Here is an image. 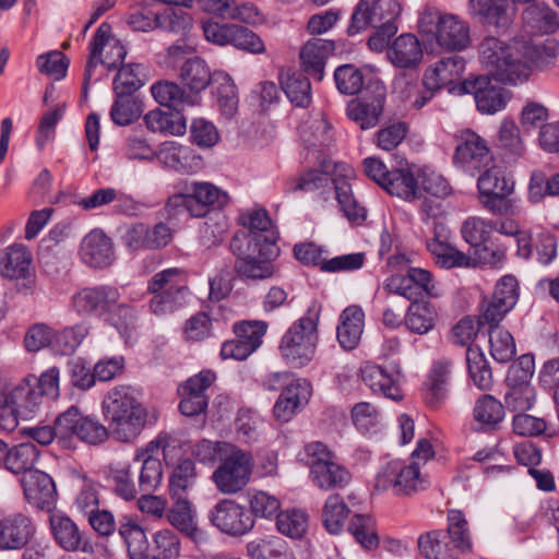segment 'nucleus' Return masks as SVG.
Segmentation results:
<instances>
[{
  "label": "nucleus",
  "mask_w": 559,
  "mask_h": 559,
  "mask_svg": "<svg viewBox=\"0 0 559 559\" xmlns=\"http://www.w3.org/2000/svg\"><path fill=\"white\" fill-rule=\"evenodd\" d=\"M103 413L112 438L131 442L146 425L147 411L129 385H116L104 396Z\"/></svg>",
  "instance_id": "obj_1"
},
{
  "label": "nucleus",
  "mask_w": 559,
  "mask_h": 559,
  "mask_svg": "<svg viewBox=\"0 0 559 559\" xmlns=\"http://www.w3.org/2000/svg\"><path fill=\"white\" fill-rule=\"evenodd\" d=\"M479 62L497 81L518 84L525 67L519 63L521 38L509 43L495 36L485 37L478 46Z\"/></svg>",
  "instance_id": "obj_2"
},
{
  "label": "nucleus",
  "mask_w": 559,
  "mask_h": 559,
  "mask_svg": "<svg viewBox=\"0 0 559 559\" xmlns=\"http://www.w3.org/2000/svg\"><path fill=\"white\" fill-rule=\"evenodd\" d=\"M147 290L153 295L150 309L156 316L168 314L183 307L190 296L186 272L179 267L156 273L148 282Z\"/></svg>",
  "instance_id": "obj_3"
},
{
  "label": "nucleus",
  "mask_w": 559,
  "mask_h": 559,
  "mask_svg": "<svg viewBox=\"0 0 559 559\" xmlns=\"http://www.w3.org/2000/svg\"><path fill=\"white\" fill-rule=\"evenodd\" d=\"M318 344V318L310 312L294 322L283 335L278 349L282 358L294 368L307 366L314 357Z\"/></svg>",
  "instance_id": "obj_4"
},
{
  "label": "nucleus",
  "mask_w": 559,
  "mask_h": 559,
  "mask_svg": "<svg viewBox=\"0 0 559 559\" xmlns=\"http://www.w3.org/2000/svg\"><path fill=\"white\" fill-rule=\"evenodd\" d=\"M222 449L224 455L212 474V480L222 493L235 495L249 484L253 459L250 452L230 443H225Z\"/></svg>",
  "instance_id": "obj_5"
},
{
  "label": "nucleus",
  "mask_w": 559,
  "mask_h": 559,
  "mask_svg": "<svg viewBox=\"0 0 559 559\" xmlns=\"http://www.w3.org/2000/svg\"><path fill=\"white\" fill-rule=\"evenodd\" d=\"M419 28L433 35L437 44L447 50L461 51L472 43L468 23L455 14L427 10L419 19Z\"/></svg>",
  "instance_id": "obj_6"
},
{
  "label": "nucleus",
  "mask_w": 559,
  "mask_h": 559,
  "mask_svg": "<svg viewBox=\"0 0 559 559\" xmlns=\"http://www.w3.org/2000/svg\"><path fill=\"white\" fill-rule=\"evenodd\" d=\"M230 250L236 257L234 269L242 280L262 281L273 276V260L278 254V248L251 245L245 237H233Z\"/></svg>",
  "instance_id": "obj_7"
},
{
  "label": "nucleus",
  "mask_w": 559,
  "mask_h": 559,
  "mask_svg": "<svg viewBox=\"0 0 559 559\" xmlns=\"http://www.w3.org/2000/svg\"><path fill=\"white\" fill-rule=\"evenodd\" d=\"M483 169L477 179L479 202L483 207L493 215L513 213L512 200L509 198L514 189L513 181L507 177L504 169L493 162Z\"/></svg>",
  "instance_id": "obj_8"
},
{
  "label": "nucleus",
  "mask_w": 559,
  "mask_h": 559,
  "mask_svg": "<svg viewBox=\"0 0 559 559\" xmlns=\"http://www.w3.org/2000/svg\"><path fill=\"white\" fill-rule=\"evenodd\" d=\"M126 56L124 46L111 35V26L102 23L90 44V59L84 72L83 90H87L93 71L98 63H102L108 70H114L122 63Z\"/></svg>",
  "instance_id": "obj_9"
},
{
  "label": "nucleus",
  "mask_w": 559,
  "mask_h": 559,
  "mask_svg": "<svg viewBox=\"0 0 559 559\" xmlns=\"http://www.w3.org/2000/svg\"><path fill=\"white\" fill-rule=\"evenodd\" d=\"M374 487L377 490H391L396 497H405L425 489L426 480L417 463L405 465L395 460L380 469Z\"/></svg>",
  "instance_id": "obj_10"
},
{
  "label": "nucleus",
  "mask_w": 559,
  "mask_h": 559,
  "mask_svg": "<svg viewBox=\"0 0 559 559\" xmlns=\"http://www.w3.org/2000/svg\"><path fill=\"white\" fill-rule=\"evenodd\" d=\"M455 142L453 163L463 173L474 177L493 162L487 141L473 130L456 133Z\"/></svg>",
  "instance_id": "obj_11"
},
{
  "label": "nucleus",
  "mask_w": 559,
  "mask_h": 559,
  "mask_svg": "<svg viewBox=\"0 0 559 559\" xmlns=\"http://www.w3.org/2000/svg\"><path fill=\"white\" fill-rule=\"evenodd\" d=\"M59 433L67 439L68 448L72 445L74 437L87 444H100L110 435L98 419L85 416L76 406H71L59 415Z\"/></svg>",
  "instance_id": "obj_12"
},
{
  "label": "nucleus",
  "mask_w": 559,
  "mask_h": 559,
  "mask_svg": "<svg viewBox=\"0 0 559 559\" xmlns=\"http://www.w3.org/2000/svg\"><path fill=\"white\" fill-rule=\"evenodd\" d=\"M60 371L51 367L40 374L34 384L22 382L10 391V403H13L14 414L19 411L34 412L47 396L56 399L59 395Z\"/></svg>",
  "instance_id": "obj_13"
},
{
  "label": "nucleus",
  "mask_w": 559,
  "mask_h": 559,
  "mask_svg": "<svg viewBox=\"0 0 559 559\" xmlns=\"http://www.w3.org/2000/svg\"><path fill=\"white\" fill-rule=\"evenodd\" d=\"M402 12L399 0H359L354 9L347 33L356 35L367 27L396 24Z\"/></svg>",
  "instance_id": "obj_14"
},
{
  "label": "nucleus",
  "mask_w": 559,
  "mask_h": 559,
  "mask_svg": "<svg viewBox=\"0 0 559 559\" xmlns=\"http://www.w3.org/2000/svg\"><path fill=\"white\" fill-rule=\"evenodd\" d=\"M267 330V323L261 320L241 321L234 325L235 340L226 341L221 348L223 359L243 360L255 352L262 344Z\"/></svg>",
  "instance_id": "obj_15"
},
{
  "label": "nucleus",
  "mask_w": 559,
  "mask_h": 559,
  "mask_svg": "<svg viewBox=\"0 0 559 559\" xmlns=\"http://www.w3.org/2000/svg\"><path fill=\"white\" fill-rule=\"evenodd\" d=\"M211 523L229 536H242L254 527V520L246 508L235 500L223 499L210 511Z\"/></svg>",
  "instance_id": "obj_16"
},
{
  "label": "nucleus",
  "mask_w": 559,
  "mask_h": 559,
  "mask_svg": "<svg viewBox=\"0 0 559 559\" xmlns=\"http://www.w3.org/2000/svg\"><path fill=\"white\" fill-rule=\"evenodd\" d=\"M457 88L460 94H473L477 109L483 114L493 115L504 109L510 99V93L493 84L487 75L464 80Z\"/></svg>",
  "instance_id": "obj_17"
},
{
  "label": "nucleus",
  "mask_w": 559,
  "mask_h": 559,
  "mask_svg": "<svg viewBox=\"0 0 559 559\" xmlns=\"http://www.w3.org/2000/svg\"><path fill=\"white\" fill-rule=\"evenodd\" d=\"M238 222L246 230L237 231L233 237H245L251 245L265 246L267 249L277 247L278 231L265 209L241 212Z\"/></svg>",
  "instance_id": "obj_18"
},
{
  "label": "nucleus",
  "mask_w": 559,
  "mask_h": 559,
  "mask_svg": "<svg viewBox=\"0 0 559 559\" xmlns=\"http://www.w3.org/2000/svg\"><path fill=\"white\" fill-rule=\"evenodd\" d=\"M215 379L216 374L213 371L202 370L179 386L181 395L179 409L182 415L192 417L205 412L209 404L206 391Z\"/></svg>",
  "instance_id": "obj_19"
},
{
  "label": "nucleus",
  "mask_w": 559,
  "mask_h": 559,
  "mask_svg": "<svg viewBox=\"0 0 559 559\" xmlns=\"http://www.w3.org/2000/svg\"><path fill=\"white\" fill-rule=\"evenodd\" d=\"M49 524L55 542L64 551L94 552L91 537L68 515L52 514Z\"/></svg>",
  "instance_id": "obj_20"
},
{
  "label": "nucleus",
  "mask_w": 559,
  "mask_h": 559,
  "mask_svg": "<svg viewBox=\"0 0 559 559\" xmlns=\"http://www.w3.org/2000/svg\"><path fill=\"white\" fill-rule=\"evenodd\" d=\"M120 293L110 285L85 287L78 290L71 298L73 309L82 316L103 314L118 304Z\"/></svg>",
  "instance_id": "obj_21"
},
{
  "label": "nucleus",
  "mask_w": 559,
  "mask_h": 559,
  "mask_svg": "<svg viewBox=\"0 0 559 559\" xmlns=\"http://www.w3.org/2000/svg\"><path fill=\"white\" fill-rule=\"evenodd\" d=\"M79 255L82 262L90 267H108L115 260L112 240L103 229L94 228L83 237Z\"/></svg>",
  "instance_id": "obj_22"
},
{
  "label": "nucleus",
  "mask_w": 559,
  "mask_h": 559,
  "mask_svg": "<svg viewBox=\"0 0 559 559\" xmlns=\"http://www.w3.org/2000/svg\"><path fill=\"white\" fill-rule=\"evenodd\" d=\"M21 485L27 502L40 510L50 511L57 500L52 478L41 471H31L22 476Z\"/></svg>",
  "instance_id": "obj_23"
},
{
  "label": "nucleus",
  "mask_w": 559,
  "mask_h": 559,
  "mask_svg": "<svg viewBox=\"0 0 559 559\" xmlns=\"http://www.w3.org/2000/svg\"><path fill=\"white\" fill-rule=\"evenodd\" d=\"M559 53V45L555 41H547L545 45H535L528 39L521 38V56L519 63L525 67L520 75V82L526 81L533 70H543L552 64Z\"/></svg>",
  "instance_id": "obj_24"
},
{
  "label": "nucleus",
  "mask_w": 559,
  "mask_h": 559,
  "mask_svg": "<svg viewBox=\"0 0 559 559\" xmlns=\"http://www.w3.org/2000/svg\"><path fill=\"white\" fill-rule=\"evenodd\" d=\"M35 534L32 520L22 514H10L0 520V547L22 549Z\"/></svg>",
  "instance_id": "obj_25"
},
{
  "label": "nucleus",
  "mask_w": 559,
  "mask_h": 559,
  "mask_svg": "<svg viewBox=\"0 0 559 559\" xmlns=\"http://www.w3.org/2000/svg\"><path fill=\"white\" fill-rule=\"evenodd\" d=\"M190 197L193 217L205 216L210 207H223L228 203V195L210 182H191L186 185Z\"/></svg>",
  "instance_id": "obj_26"
},
{
  "label": "nucleus",
  "mask_w": 559,
  "mask_h": 559,
  "mask_svg": "<svg viewBox=\"0 0 559 559\" xmlns=\"http://www.w3.org/2000/svg\"><path fill=\"white\" fill-rule=\"evenodd\" d=\"M335 45L333 40L311 38L300 49V61L304 71L317 81L324 75L325 62L333 53Z\"/></svg>",
  "instance_id": "obj_27"
},
{
  "label": "nucleus",
  "mask_w": 559,
  "mask_h": 559,
  "mask_svg": "<svg viewBox=\"0 0 559 559\" xmlns=\"http://www.w3.org/2000/svg\"><path fill=\"white\" fill-rule=\"evenodd\" d=\"M465 70V60L457 56L443 57L425 71V84L436 91L460 81Z\"/></svg>",
  "instance_id": "obj_28"
},
{
  "label": "nucleus",
  "mask_w": 559,
  "mask_h": 559,
  "mask_svg": "<svg viewBox=\"0 0 559 559\" xmlns=\"http://www.w3.org/2000/svg\"><path fill=\"white\" fill-rule=\"evenodd\" d=\"M384 106V93L371 97L352 99L346 108L347 117L356 122L361 130L374 128L380 120Z\"/></svg>",
  "instance_id": "obj_29"
},
{
  "label": "nucleus",
  "mask_w": 559,
  "mask_h": 559,
  "mask_svg": "<svg viewBox=\"0 0 559 559\" xmlns=\"http://www.w3.org/2000/svg\"><path fill=\"white\" fill-rule=\"evenodd\" d=\"M311 395V384L307 380H295L287 384L277 399L273 413L276 419L287 423L296 409L306 404Z\"/></svg>",
  "instance_id": "obj_30"
},
{
  "label": "nucleus",
  "mask_w": 559,
  "mask_h": 559,
  "mask_svg": "<svg viewBox=\"0 0 559 559\" xmlns=\"http://www.w3.org/2000/svg\"><path fill=\"white\" fill-rule=\"evenodd\" d=\"M365 326V312L361 307L352 305L345 308L340 314L336 336L340 345L352 350L360 342Z\"/></svg>",
  "instance_id": "obj_31"
},
{
  "label": "nucleus",
  "mask_w": 559,
  "mask_h": 559,
  "mask_svg": "<svg viewBox=\"0 0 559 559\" xmlns=\"http://www.w3.org/2000/svg\"><path fill=\"white\" fill-rule=\"evenodd\" d=\"M452 362L448 359L436 361L424 384V397L430 407H438L449 394Z\"/></svg>",
  "instance_id": "obj_32"
},
{
  "label": "nucleus",
  "mask_w": 559,
  "mask_h": 559,
  "mask_svg": "<svg viewBox=\"0 0 559 559\" xmlns=\"http://www.w3.org/2000/svg\"><path fill=\"white\" fill-rule=\"evenodd\" d=\"M391 63L401 69L417 67L423 59V49L418 38L409 33L396 37L388 48Z\"/></svg>",
  "instance_id": "obj_33"
},
{
  "label": "nucleus",
  "mask_w": 559,
  "mask_h": 559,
  "mask_svg": "<svg viewBox=\"0 0 559 559\" xmlns=\"http://www.w3.org/2000/svg\"><path fill=\"white\" fill-rule=\"evenodd\" d=\"M361 379L374 393L391 400H400L399 372H390L386 368L368 364L361 368Z\"/></svg>",
  "instance_id": "obj_34"
},
{
  "label": "nucleus",
  "mask_w": 559,
  "mask_h": 559,
  "mask_svg": "<svg viewBox=\"0 0 559 559\" xmlns=\"http://www.w3.org/2000/svg\"><path fill=\"white\" fill-rule=\"evenodd\" d=\"M310 477L313 484L323 490L342 489L352 480L349 471L337 463L335 459L328 463H319L314 465V469L311 471Z\"/></svg>",
  "instance_id": "obj_35"
},
{
  "label": "nucleus",
  "mask_w": 559,
  "mask_h": 559,
  "mask_svg": "<svg viewBox=\"0 0 559 559\" xmlns=\"http://www.w3.org/2000/svg\"><path fill=\"white\" fill-rule=\"evenodd\" d=\"M118 533L130 559H147L148 542L144 528L138 522L128 516L122 518Z\"/></svg>",
  "instance_id": "obj_36"
},
{
  "label": "nucleus",
  "mask_w": 559,
  "mask_h": 559,
  "mask_svg": "<svg viewBox=\"0 0 559 559\" xmlns=\"http://www.w3.org/2000/svg\"><path fill=\"white\" fill-rule=\"evenodd\" d=\"M282 90L289 102L300 108L311 104V84L308 78L297 71H283L280 75Z\"/></svg>",
  "instance_id": "obj_37"
},
{
  "label": "nucleus",
  "mask_w": 559,
  "mask_h": 559,
  "mask_svg": "<svg viewBox=\"0 0 559 559\" xmlns=\"http://www.w3.org/2000/svg\"><path fill=\"white\" fill-rule=\"evenodd\" d=\"M32 255L22 245L8 248L0 260V274L9 280L27 278L31 275Z\"/></svg>",
  "instance_id": "obj_38"
},
{
  "label": "nucleus",
  "mask_w": 559,
  "mask_h": 559,
  "mask_svg": "<svg viewBox=\"0 0 559 559\" xmlns=\"http://www.w3.org/2000/svg\"><path fill=\"white\" fill-rule=\"evenodd\" d=\"M174 501L166 516L168 523L192 539L199 535L195 514L188 497H170Z\"/></svg>",
  "instance_id": "obj_39"
},
{
  "label": "nucleus",
  "mask_w": 559,
  "mask_h": 559,
  "mask_svg": "<svg viewBox=\"0 0 559 559\" xmlns=\"http://www.w3.org/2000/svg\"><path fill=\"white\" fill-rule=\"evenodd\" d=\"M420 554L427 559H456L457 552L444 531H431L418 538Z\"/></svg>",
  "instance_id": "obj_40"
},
{
  "label": "nucleus",
  "mask_w": 559,
  "mask_h": 559,
  "mask_svg": "<svg viewBox=\"0 0 559 559\" xmlns=\"http://www.w3.org/2000/svg\"><path fill=\"white\" fill-rule=\"evenodd\" d=\"M486 25L506 31L512 23L514 12L508 0H474Z\"/></svg>",
  "instance_id": "obj_41"
},
{
  "label": "nucleus",
  "mask_w": 559,
  "mask_h": 559,
  "mask_svg": "<svg viewBox=\"0 0 559 559\" xmlns=\"http://www.w3.org/2000/svg\"><path fill=\"white\" fill-rule=\"evenodd\" d=\"M180 79L190 91L199 93L214 82V73L203 59L193 57L181 66Z\"/></svg>",
  "instance_id": "obj_42"
},
{
  "label": "nucleus",
  "mask_w": 559,
  "mask_h": 559,
  "mask_svg": "<svg viewBox=\"0 0 559 559\" xmlns=\"http://www.w3.org/2000/svg\"><path fill=\"white\" fill-rule=\"evenodd\" d=\"M466 364L468 374L479 390H490L493 383L490 365L478 346H468L466 349Z\"/></svg>",
  "instance_id": "obj_43"
},
{
  "label": "nucleus",
  "mask_w": 559,
  "mask_h": 559,
  "mask_svg": "<svg viewBox=\"0 0 559 559\" xmlns=\"http://www.w3.org/2000/svg\"><path fill=\"white\" fill-rule=\"evenodd\" d=\"M299 135L308 148H321L332 140V127L324 116L318 115L299 127Z\"/></svg>",
  "instance_id": "obj_44"
},
{
  "label": "nucleus",
  "mask_w": 559,
  "mask_h": 559,
  "mask_svg": "<svg viewBox=\"0 0 559 559\" xmlns=\"http://www.w3.org/2000/svg\"><path fill=\"white\" fill-rule=\"evenodd\" d=\"M151 93L159 105L177 111L181 110L185 106L193 105L192 96L187 94L178 84L170 81L154 83L151 87Z\"/></svg>",
  "instance_id": "obj_45"
},
{
  "label": "nucleus",
  "mask_w": 559,
  "mask_h": 559,
  "mask_svg": "<svg viewBox=\"0 0 559 559\" xmlns=\"http://www.w3.org/2000/svg\"><path fill=\"white\" fill-rule=\"evenodd\" d=\"M213 85L222 115L234 117L238 110V94L233 79L223 71H215Z\"/></svg>",
  "instance_id": "obj_46"
},
{
  "label": "nucleus",
  "mask_w": 559,
  "mask_h": 559,
  "mask_svg": "<svg viewBox=\"0 0 559 559\" xmlns=\"http://www.w3.org/2000/svg\"><path fill=\"white\" fill-rule=\"evenodd\" d=\"M384 189L390 194H395L408 202L420 199V188L417 187V170H392Z\"/></svg>",
  "instance_id": "obj_47"
},
{
  "label": "nucleus",
  "mask_w": 559,
  "mask_h": 559,
  "mask_svg": "<svg viewBox=\"0 0 559 559\" xmlns=\"http://www.w3.org/2000/svg\"><path fill=\"white\" fill-rule=\"evenodd\" d=\"M116 98L110 108V118L117 126H129L136 121L142 112V102L133 94L115 93Z\"/></svg>",
  "instance_id": "obj_48"
},
{
  "label": "nucleus",
  "mask_w": 559,
  "mask_h": 559,
  "mask_svg": "<svg viewBox=\"0 0 559 559\" xmlns=\"http://www.w3.org/2000/svg\"><path fill=\"white\" fill-rule=\"evenodd\" d=\"M336 200L344 216L353 224H361L367 216V211L355 199L352 186L342 178L333 179Z\"/></svg>",
  "instance_id": "obj_49"
},
{
  "label": "nucleus",
  "mask_w": 559,
  "mask_h": 559,
  "mask_svg": "<svg viewBox=\"0 0 559 559\" xmlns=\"http://www.w3.org/2000/svg\"><path fill=\"white\" fill-rule=\"evenodd\" d=\"M38 456L39 452L36 445L31 442H24L13 447L11 450L8 449L4 464L10 472L25 475L31 471H35L34 465Z\"/></svg>",
  "instance_id": "obj_50"
},
{
  "label": "nucleus",
  "mask_w": 559,
  "mask_h": 559,
  "mask_svg": "<svg viewBox=\"0 0 559 559\" xmlns=\"http://www.w3.org/2000/svg\"><path fill=\"white\" fill-rule=\"evenodd\" d=\"M348 515L349 509L340 495L334 493L326 498L322 511V523L330 534L342 533Z\"/></svg>",
  "instance_id": "obj_51"
},
{
  "label": "nucleus",
  "mask_w": 559,
  "mask_h": 559,
  "mask_svg": "<svg viewBox=\"0 0 559 559\" xmlns=\"http://www.w3.org/2000/svg\"><path fill=\"white\" fill-rule=\"evenodd\" d=\"M195 464L190 459L181 460L173 469L169 477V496L187 497L197 483Z\"/></svg>",
  "instance_id": "obj_52"
},
{
  "label": "nucleus",
  "mask_w": 559,
  "mask_h": 559,
  "mask_svg": "<svg viewBox=\"0 0 559 559\" xmlns=\"http://www.w3.org/2000/svg\"><path fill=\"white\" fill-rule=\"evenodd\" d=\"M109 480L115 493L127 501L135 499L140 492L139 484L134 483L131 465L128 463H111Z\"/></svg>",
  "instance_id": "obj_53"
},
{
  "label": "nucleus",
  "mask_w": 559,
  "mask_h": 559,
  "mask_svg": "<svg viewBox=\"0 0 559 559\" xmlns=\"http://www.w3.org/2000/svg\"><path fill=\"white\" fill-rule=\"evenodd\" d=\"M473 415L478 424L496 429L504 418V405L492 395L484 394L476 401Z\"/></svg>",
  "instance_id": "obj_54"
},
{
  "label": "nucleus",
  "mask_w": 559,
  "mask_h": 559,
  "mask_svg": "<svg viewBox=\"0 0 559 559\" xmlns=\"http://www.w3.org/2000/svg\"><path fill=\"white\" fill-rule=\"evenodd\" d=\"M445 534L449 535V542L455 548L457 555L472 549L468 523L459 510H451L448 513V527Z\"/></svg>",
  "instance_id": "obj_55"
},
{
  "label": "nucleus",
  "mask_w": 559,
  "mask_h": 559,
  "mask_svg": "<svg viewBox=\"0 0 559 559\" xmlns=\"http://www.w3.org/2000/svg\"><path fill=\"white\" fill-rule=\"evenodd\" d=\"M489 344L490 355L500 364L510 361L516 354L513 336L500 326L489 328Z\"/></svg>",
  "instance_id": "obj_56"
},
{
  "label": "nucleus",
  "mask_w": 559,
  "mask_h": 559,
  "mask_svg": "<svg viewBox=\"0 0 559 559\" xmlns=\"http://www.w3.org/2000/svg\"><path fill=\"white\" fill-rule=\"evenodd\" d=\"M417 187L420 188V197L428 193L436 198H445L451 193V187L447 179L429 166L417 168Z\"/></svg>",
  "instance_id": "obj_57"
},
{
  "label": "nucleus",
  "mask_w": 559,
  "mask_h": 559,
  "mask_svg": "<svg viewBox=\"0 0 559 559\" xmlns=\"http://www.w3.org/2000/svg\"><path fill=\"white\" fill-rule=\"evenodd\" d=\"M523 19L534 29L545 34L554 33L559 27L558 14L544 4L528 7L523 13Z\"/></svg>",
  "instance_id": "obj_58"
},
{
  "label": "nucleus",
  "mask_w": 559,
  "mask_h": 559,
  "mask_svg": "<svg viewBox=\"0 0 559 559\" xmlns=\"http://www.w3.org/2000/svg\"><path fill=\"white\" fill-rule=\"evenodd\" d=\"M278 532L293 539L301 538L308 530V515L301 510H286L280 512L276 519Z\"/></svg>",
  "instance_id": "obj_59"
},
{
  "label": "nucleus",
  "mask_w": 559,
  "mask_h": 559,
  "mask_svg": "<svg viewBox=\"0 0 559 559\" xmlns=\"http://www.w3.org/2000/svg\"><path fill=\"white\" fill-rule=\"evenodd\" d=\"M395 88H400L401 98L415 109L423 108L432 98L436 92L435 88H430L425 84V79L421 84L402 79L395 83Z\"/></svg>",
  "instance_id": "obj_60"
},
{
  "label": "nucleus",
  "mask_w": 559,
  "mask_h": 559,
  "mask_svg": "<svg viewBox=\"0 0 559 559\" xmlns=\"http://www.w3.org/2000/svg\"><path fill=\"white\" fill-rule=\"evenodd\" d=\"M247 551L252 559H287L288 556L287 545L280 537L250 542Z\"/></svg>",
  "instance_id": "obj_61"
},
{
  "label": "nucleus",
  "mask_w": 559,
  "mask_h": 559,
  "mask_svg": "<svg viewBox=\"0 0 559 559\" xmlns=\"http://www.w3.org/2000/svg\"><path fill=\"white\" fill-rule=\"evenodd\" d=\"M190 147L178 144L177 142H166L159 151L158 158L167 167L186 171L191 167L190 159L193 158Z\"/></svg>",
  "instance_id": "obj_62"
},
{
  "label": "nucleus",
  "mask_w": 559,
  "mask_h": 559,
  "mask_svg": "<svg viewBox=\"0 0 559 559\" xmlns=\"http://www.w3.org/2000/svg\"><path fill=\"white\" fill-rule=\"evenodd\" d=\"M88 334L86 323H80L70 328H66L60 332L53 333L52 344L61 355H70L74 353L78 346Z\"/></svg>",
  "instance_id": "obj_63"
},
{
  "label": "nucleus",
  "mask_w": 559,
  "mask_h": 559,
  "mask_svg": "<svg viewBox=\"0 0 559 559\" xmlns=\"http://www.w3.org/2000/svg\"><path fill=\"white\" fill-rule=\"evenodd\" d=\"M179 536L170 528H163L153 535L154 559H177L180 556Z\"/></svg>",
  "instance_id": "obj_64"
}]
</instances>
